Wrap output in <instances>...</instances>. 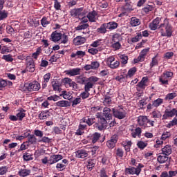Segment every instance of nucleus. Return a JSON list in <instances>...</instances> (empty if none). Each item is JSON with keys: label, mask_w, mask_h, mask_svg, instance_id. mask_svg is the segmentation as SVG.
<instances>
[{"label": "nucleus", "mask_w": 177, "mask_h": 177, "mask_svg": "<svg viewBox=\"0 0 177 177\" xmlns=\"http://www.w3.org/2000/svg\"><path fill=\"white\" fill-rule=\"evenodd\" d=\"M84 11V8H75L71 10V16L73 17H80V16H82V12Z\"/></svg>", "instance_id": "obj_19"}, {"label": "nucleus", "mask_w": 177, "mask_h": 177, "mask_svg": "<svg viewBox=\"0 0 177 177\" xmlns=\"http://www.w3.org/2000/svg\"><path fill=\"white\" fill-rule=\"evenodd\" d=\"M106 66L111 68L112 70H115V68H118L120 67V61L115 59L114 56H110L106 59Z\"/></svg>", "instance_id": "obj_2"}, {"label": "nucleus", "mask_w": 177, "mask_h": 177, "mask_svg": "<svg viewBox=\"0 0 177 177\" xmlns=\"http://www.w3.org/2000/svg\"><path fill=\"white\" fill-rule=\"evenodd\" d=\"M88 21L91 23H96L97 21V13L96 11H93L87 15Z\"/></svg>", "instance_id": "obj_20"}, {"label": "nucleus", "mask_w": 177, "mask_h": 177, "mask_svg": "<svg viewBox=\"0 0 177 177\" xmlns=\"http://www.w3.org/2000/svg\"><path fill=\"white\" fill-rule=\"evenodd\" d=\"M30 174H31V170L26 169V167L20 169L18 171V175H19L21 177H27L30 176Z\"/></svg>", "instance_id": "obj_22"}, {"label": "nucleus", "mask_w": 177, "mask_h": 177, "mask_svg": "<svg viewBox=\"0 0 177 177\" xmlns=\"http://www.w3.org/2000/svg\"><path fill=\"white\" fill-rule=\"evenodd\" d=\"M158 161L160 164H164V162H166V161H168V156L167 155H160L158 157Z\"/></svg>", "instance_id": "obj_46"}, {"label": "nucleus", "mask_w": 177, "mask_h": 177, "mask_svg": "<svg viewBox=\"0 0 177 177\" xmlns=\"http://www.w3.org/2000/svg\"><path fill=\"white\" fill-rule=\"evenodd\" d=\"M124 172L126 175H136L137 176L140 175V169L134 167L126 168Z\"/></svg>", "instance_id": "obj_9"}, {"label": "nucleus", "mask_w": 177, "mask_h": 177, "mask_svg": "<svg viewBox=\"0 0 177 177\" xmlns=\"http://www.w3.org/2000/svg\"><path fill=\"white\" fill-rule=\"evenodd\" d=\"M26 71H29V73H34V71H35V63L34 62V59H30L27 61Z\"/></svg>", "instance_id": "obj_17"}, {"label": "nucleus", "mask_w": 177, "mask_h": 177, "mask_svg": "<svg viewBox=\"0 0 177 177\" xmlns=\"http://www.w3.org/2000/svg\"><path fill=\"white\" fill-rule=\"evenodd\" d=\"M80 73H81V68H75L73 69L65 71V74H66V75H70V77H75V75H80Z\"/></svg>", "instance_id": "obj_15"}, {"label": "nucleus", "mask_w": 177, "mask_h": 177, "mask_svg": "<svg viewBox=\"0 0 177 177\" xmlns=\"http://www.w3.org/2000/svg\"><path fill=\"white\" fill-rule=\"evenodd\" d=\"M149 81V78L147 77H142V80L138 83L137 86L140 88V89H145L146 86H147V82Z\"/></svg>", "instance_id": "obj_24"}, {"label": "nucleus", "mask_w": 177, "mask_h": 177, "mask_svg": "<svg viewBox=\"0 0 177 177\" xmlns=\"http://www.w3.org/2000/svg\"><path fill=\"white\" fill-rule=\"evenodd\" d=\"M130 26H131V27H138V26H140V19L135 17H131L130 20Z\"/></svg>", "instance_id": "obj_35"}, {"label": "nucleus", "mask_w": 177, "mask_h": 177, "mask_svg": "<svg viewBox=\"0 0 177 177\" xmlns=\"http://www.w3.org/2000/svg\"><path fill=\"white\" fill-rule=\"evenodd\" d=\"M102 45V40L97 39L95 41H93L90 46H92V48H97V46H100Z\"/></svg>", "instance_id": "obj_61"}, {"label": "nucleus", "mask_w": 177, "mask_h": 177, "mask_svg": "<svg viewBox=\"0 0 177 177\" xmlns=\"http://www.w3.org/2000/svg\"><path fill=\"white\" fill-rule=\"evenodd\" d=\"M8 11L6 10H0V20H4V19H6L8 17Z\"/></svg>", "instance_id": "obj_60"}, {"label": "nucleus", "mask_w": 177, "mask_h": 177, "mask_svg": "<svg viewBox=\"0 0 177 177\" xmlns=\"http://www.w3.org/2000/svg\"><path fill=\"white\" fill-rule=\"evenodd\" d=\"M76 82L81 85H84L88 82V78L84 77V75H80L75 77Z\"/></svg>", "instance_id": "obj_36"}, {"label": "nucleus", "mask_w": 177, "mask_h": 177, "mask_svg": "<svg viewBox=\"0 0 177 177\" xmlns=\"http://www.w3.org/2000/svg\"><path fill=\"white\" fill-rule=\"evenodd\" d=\"M121 35L119 34H115L112 37V42H120Z\"/></svg>", "instance_id": "obj_59"}, {"label": "nucleus", "mask_w": 177, "mask_h": 177, "mask_svg": "<svg viewBox=\"0 0 177 177\" xmlns=\"http://www.w3.org/2000/svg\"><path fill=\"white\" fill-rule=\"evenodd\" d=\"M52 115V113L49 111H43L39 114V118L40 120H48Z\"/></svg>", "instance_id": "obj_28"}, {"label": "nucleus", "mask_w": 177, "mask_h": 177, "mask_svg": "<svg viewBox=\"0 0 177 177\" xmlns=\"http://www.w3.org/2000/svg\"><path fill=\"white\" fill-rule=\"evenodd\" d=\"M162 152L164 156H169L172 153V147L166 145L162 149Z\"/></svg>", "instance_id": "obj_33"}, {"label": "nucleus", "mask_w": 177, "mask_h": 177, "mask_svg": "<svg viewBox=\"0 0 177 177\" xmlns=\"http://www.w3.org/2000/svg\"><path fill=\"white\" fill-rule=\"evenodd\" d=\"M119 57L121 59V63L124 66L128 63V57L125 54L119 55Z\"/></svg>", "instance_id": "obj_47"}, {"label": "nucleus", "mask_w": 177, "mask_h": 177, "mask_svg": "<svg viewBox=\"0 0 177 177\" xmlns=\"http://www.w3.org/2000/svg\"><path fill=\"white\" fill-rule=\"evenodd\" d=\"M159 28L162 37L172 36V26L169 24L168 19H164L163 23L160 25Z\"/></svg>", "instance_id": "obj_1"}, {"label": "nucleus", "mask_w": 177, "mask_h": 177, "mask_svg": "<svg viewBox=\"0 0 177 177\" xmlns=\"http://www.w3.org/2000/svg\"><path fill=\"white\" fill-rule=\"evenodd\" d=\"M105 24L106 26L107 30H115V28H117V27H118V24H117L116 22H114V21H111V22L106 23Z\"/></svg>", "instance_id": "obj_38"}, {"label": "nucleus", "mask_w": 177, "mask_h": 177, "mask_svg": "<svg viewBox=\"0 0 177 177\" xmlns=\"http://www.w3.org/2000/svg\"><path fill=\"white\" fill-rule=\"evenodd\" d=\"M111 48L114 49V50H119L121 49V43L119 42H111Z\"/></svg>", "instance_id": "obj_49"}, {"label": "nucleus", "mask_w": 177, "mask_h": 177, "mask_svg": "<svg viewBox=\"0 0 177 177\" xmlns=\"http://www.w3.org/2000/svg\"><path fill=\"white\" fill-rule=\"evenodd\" d=\"M26 88L29 92H34L41 89V84L37 81H33L26 86Z\"/></svg>", "instance_id": "obj_5"}, {"label": "nucleus", "mask_w": 177, "mask_h": 177, "mask_svg": "<svg viewBox=\"0 0 177 177\" xmlns=\"http://www.w3.org/2000/svg\"><path fill=\"white\" fill-rule=\"evenodd\" d=\"M147 52H149V50L147 49H144L140 52V55L138 56V59L140 60V62L145 61Z\"/></svg>", "instance_id": "obj_43"}, {"label": "nucleus", "mask_w": 177, "mask_h": 177, "mask_svg": "<svg viewBox=\"0 0 177 177\" xmlns=\"http://www.w3.org/2000/svg\"><path fill=\"white\" fill-rule=\"evenodd\" d=\"M56 106L58 107H69L70 102L67 100H61L56 102Z\"/></svg>", "instance_id": "obj_39"}, {"label": "nucleus", "mask_w": 177, "mask_h": 177, "mask_svg": "<svg viewBox=\"0 0 177 177\" xmlns=\"http://www.w3.org/2000/svg\"><path fill=\"white\" fill-rule=\"evenodd\" d=\"M100 138V133H94L93 135L90 136V139L92 143H96L99 140Z\"/></svg>", "instance_id": "obj_40"}, {"label": "nucleus", "mask_w": 177, "mask_h": 177, "mask_svg": "<svg viewBox=\"0 0 177 177\" xmlns=\"http://www.w3.org/2000/svg\"><path fill=\"white\" fill-rule=\"evenodd\" d=\"M50 37L51 41H53V42H59V41H60L62 39V33L57 32V31H55L53 32Z\"/></svg>", "instance_id": "obj_23"}, {"label": "nucleus", "mask_w": 177, "mask_h": 177, "mask_svg": "<svg viewBox=\"0 0 177 177\" xmlns=\"http://www.w3.org/2000/svg\"><path fill=\"white\" fill-rule=\"evenodd\" d=\"M88 24L80 23V24L75 28V30L80 35H86V34H89V29H88Z\"/></svg>", "instance_id": "obj_3"}, {"label": "nucleus", "mask_w": 177, "mask_h": 177, "mask_svg": "<svg viewBox=\"0 0 177 177\" xmlns=\"http://www.w3.org/2000/svg\"><path fill=\"white\" fill-rule=\"evenodd\" d=\"M118 140V136L117 135H113L111 136V139L107 141L106 146L109 149H114L115 147V143Z\"/></svg>", "instance_id": "obj_13"}, {"label": "nucleus", "mask_w": 177, "mask_h": 177, "mask_svg": "<svg viewBox=\"0 0 177 177\" xmlns=\"http://www.w3.org/2000/svg\"><path fill=\"white\" fill-rule=\"evenodd\" d=\"M24 160L25 161H31V160H33L34 158H32V155L29 153H25L23 156Z\"/></svg>", "instance_id": "obj_57"}, {"label": "nucleus", "mask_w": 177, "mask_h": 177, "mask_svg": "<svg viewBox=\"0 0 177 177\" xmlns=\"http://www.w3.org/2000/svg\"><path fill=\"white\" fill-rule=\"evenodd\" d=\"M86 128V124H85V119H82L80 120V124L79 125V129L77 130V135H82L84 133V130Z\"/></svg>", "instance_id": "obj_21"}, {"label": "nucleus", "mask_w": 177, "mask_h": 177, "mask_svg": "<svg viewBox=\"0 0 177 177\" xmlns=\"http://www.w3.org/2000/svg\"><path fill=\"white\" fill-rule=\"evenodd\" d=\"M49 80H50V73H46L44 75V80L42 82V88L45 89L46 86H48V83L49 82Z\"/></svg>", "instance_id": "obj_32"}, {"label": "nucleus", "mask_w": 177, "mask_h": 177, "mask_svg": "<svg viewBox=\"0 0 177 177\" xmlns=\"http://www.w3.org/2000/svg\"><path fill=\"white\" fill-rule=\"evenodd\" d=\"M41 24L42 27H46L48 24H50V21H48V17H43V18L41 19Z\"/></svg>", "instance_id": "obj_52"}, {"label": "nucleus", "mask_w": 177, "mask_h": 177, "mask_svg": "<svg viewBox=\"0 0 177 177\" xmlns=\"http://www.w3.org/2000/svg\"><path fill=\"white\" fill-rule=\"evenodd\" d=\"M62 82L66 86L68 85L70 88H72L73 91H77L78 89V85L77 83L73 82L71 78L65 77L62 80Z\"/></svg>", "instance_id": "obj_7"}, {"label": "nucleus", "mask_w": 177, "mask_h": 177, "mask_svg": "<svg viewBox=\"0 0 177 177\" xmlns=\"http://www.w3.org/2000/svg\"><path fill=\"white\" fill-rule=\"evenodd\" d=\"M100 67V64L97 61H94L91 63V64H86L84 66V68L86 71H89V70H97Z\"/></svg>", "instance_id": "obj_12"}, {"label": "nucleus", "mask_w": 177, "mask_h": 177, "mask_svg": "<svg viewBox=\"0 0 177 177\" xmlns=\"http://www.w3.org/2000/svg\"><path fill=\"white\" fill-rule=\"evenodd\" d=\"M93 88V83L88 82L84 86V91L89 92Z\"/></svg>", "instance_id": "obj_58"}, {"label": "nucleus", "mask_w": 177, "mask_h": 177, "mask_svg": "<svg viewBox=\"0 0 177 177\" xmlns=\"http://www.w3.org/2000/svg\"><path fill=\"white\" fill-rule=\"evenodd\" d=\"M173 76L174 73L171 71L164 72L159 78V82H160L162 85H168V78H172Z\"/></svg>", "instance_id": "obj_4"}, {"label": "nucleus", "mask_w": 177, "mask_h": 177, "mask_svg": "<svg viewBox=\"0 0 177 177\" xmlns=\"http://www.w3.org/2000/svg\"><path fill=\"white\" fill-rule=\"evenodd\" d=\"M52 86L53 91L55 92H60V83L57 81H53L52 82Z\"/></svg>", "instance_id": "obj_42"}, {"label": "nucleus", "mask_w": 177, "mask_h": 177, "mask_svg": "<svg viewBox=\"0 0 177 177\" xmlns=\"http://www.w3.org/2000/svg\"><path fill=\"white\" fill-rule=\"evenodd\" d=\"M137 68L136 67H133L130 68L127 73V77H133L135 75V73H136Z\"/></svg>", "instance_id": "obj_55"}, {"label": "nucleus", "mask_w": 177, "mask_h": 177, "mask_svg": "<svg viewBox=\"0 0 177 177\" xmlns=\"http://www.w3.org/2000/svg\"><path fill=\"white\" fill-rule=\"evenodd\" d=\"M2 59H3V60H5L6 62H13V56H12V55H10V54L3 55L2 56Z\"/></svg>", "instance_id": "obj_48"}, {"label": "nucleus", "mask_w": 177, "mask_h": 177, "mask_svg": "<svg viewBox=\"0 0 177 177\" xmlns=\"http://www.w3.org/2000/svg\"><path fill=\"white\" fill-rule=\"evenodd\" d=\"M175 125H177V118H174L171 121H170L167 124V128H172V127H175Z\"/></svg>", "instance_id": "obj_56"}, {"label": "nucleus", "mask_w": 177, "mask_h": 177, "mask_svg": "<svg viewBox=\"0 0 177 177\" xmlns=\"http://www.w3.org/2000/svg\"><path fill=\"white\" fill-rule=\"evenodd\" d=\"M122 146L124 147L126 151L131 150V146H132V142L131 140H126L122 142Z\"/></svg>", "instance_id": "obj_37"}, {"label": "nucleus", "mask_w": 177, "mask_h": 177, "mask_svg": "<svg viewBox=\"0 0 177 177\" xmlns=\"http://www.w3.org/2000/svg\"><path fill=\"white\" fill-rule=\"evenodd\" d=\"M60 160H63V156L62 155H51L50 158L48 159V164L50 165H53V164H56V162H59Z\"/></svg>", "instance_id": "obj_14"}, {"label": "nucleus", "mask_w": 177, "mask_h": 177, "mask_svg": "<svg viewBox=\"0 0 177 177\" xmlns=\"http://www.w3.org/2000/svg\"><path fill=\"white\" fill-rule=\"evenodd\" d=\"M10 49L9 48V47H8V46H3L1 47V55H5L6 53H10Z\"/></svg>", "instance_id": "obj_62"}, {"label": "nucleus", "mask_w": 177, "mask_h": 177, "mask_svg": "<svg viewBox=\"0 0 177 177\" xmlns=\"http://www.w3.org/2000/svg\"><path fill=\"white\" fill-rule=\"evenodd\" d=\"M154 66H158V58L157 56H155L152 58L151 62L150 63V67H154Z\"/></svg>", "instance_id": "obj_53"}, {"label": "nucleus", "mask_w": 177, "mask_h": 177, "mask_svg": "<svg viewBox=\"0 0 177 177\" xmlns=\"http://www.w3.org/2000/svg\"><path fill=\"white\" fill-rule=\"evenodd\" d=\"M113 114L115 118H118V120H122L125 118L127 115V113L124 109L115 110L113 109Z\"/></svg>", "instance_id": "obj_11"}, {"label": "nucleus", "mask_w": 177, "mask_h": 177, "mask_svg": "<svg viewBox=\"0 0 177 177\" xmlns=\"http://www.w3.org/2000/svg\"><path fill=\"white\" fill-rule=\"evenodd\" d=\"M175 115L177 117L176 109H172L171 110L166 109L162 115V120H168V118H171L172 117H175Z\"/></svg>", "instance_id": "obj_6"}, {"label": "nucleus", "mask_w": 177, "mask_h": 177, "mask_svg": "<svg viewBox=\"0 0 177 177\" xmlns=\"http://www.w3.org/2000/svg\"><path fill=\"white\" fill-rule=\"evenodd\" d=\"M60 96H62L64 99H66L67 100H71V99H73V92L63 91Z\"/></svg>", "instance_id": "obj_30"}, {"label": "nucleus", "mask_w": 177, "mask_h": 177, "mask_svg": "<svg viewBox=\"0 0 177 177\" xmlns=\"http://www.w3.org/2000/svg\"><path fill=\"white\" fill-rule=\"evenodd\" d=\"M160 21H161L160 17H156L155 19H153V21L151 22L149 25L150 30L154 31L156 28H158V26H160Z\"/></svg>", "instance_id": "obj_16"}, {"label": "nucleus", "mask_w": 177, "mask_h": 177, "mask_svg": "<svg viewBox=\"0 0 177 177\" xmlns=\"http://www.w3.org/2000/svg\"><path fill=\"white\" fill-rule=\"evenodd\" d=\"M66 164H68V160L67 159H63L62 162L57 164L56 168L58 171H63L66 168Z\"/></svg>", "instance_id": "obj_27"}, {"label": "nucleus", "mask_w": 177, "mask_h": 177, "mask_svg": "<svg viewBox=\"0 0 177 177\" xmlns=\"http://www.w3.org/2000/svg\"><path fill=\"white\" fill-rule=\"evenodd\" d=\"M60 41V44H67V42H68V36H67L66 34L61 35Z\"/></svg>", "instance_id": "obj_54"}, {"label": "nucleus", "mask_w": 177, "mask_h": 177, "mask_svg": "<svg viewBox=\"0 0 177 177\" xmlns=\"http://www.w3.org/2000/svg\"><path fill=\"white\" fill-rule=\"evenodd\" d=\"M28 142L30 143H37V138L34 135H28Z\"/></svg>", "instance_id": "obj_64"}, {"label": "nucleus", "mask_w": 177, "mask_h": 177, "mask_svg": "<svg viewBox=\"0 0 177 177\" xmlns=\"http://www.w3.org/2000/svg\"><path fill=\"white\" fill-rule=\"evenodd\" d=\"M152 117L153 118H161L162 115L160 111L156 110L152 112Z\"/></svg>", "instance_id": "obj_51"}, {"label": "nucleus", "mask_w": 177, "mask_h": 177, "mask_svg": "<svg viewBox=\"0 0 177 177\" xmlns=\"http://www.w3.org/2000/svg\"><path fill=\"white\" fill-rule=\"evenodd\" d=\"M88 151L85 149H79L75 152L77 158H86L89 156Z\"/></svg>", "instance_id": "obj_18"}, {"label": "nucleus", "mask_w": 177, "mask_h": 177, "mask_svg": "<svg viewBox=\"0 0 177 177\" xmlns=\"http://www.w3.org/2000/svg\"><path fill=\"white\" fill-rule=\"evenodd\" d=\"M97 32L99 34H106L107 32V26L106 24H102L100 28L97 29Z\"/></svg>", "instance_id": "obj_41"}, {"label": "nucleus", "mask_w": 177, "mask_h": 177, "mask_svg": "<svg viewBox=\"0 0 177 177\" xmlns=\"http://www.w3.org/2000/svg\"><path fill=\"white\" fill-rule=\"evenodd\" d=\"M98 122L100 124H98L97 128L99 131H103L104 128H107V120L102 115H97Z\"/></svg>", "instance_id": "obj_8"}, {"label": "nucleus", "mask_w": 177, "mask_h": 177, "mask_svg": "<svg viewBox=\"0 0 177 177\" xmlns=\"http://www.w3.org/2000/svg\"><path fill=\"white\" fill-rule=\"evenodd\" d=\"M137 146L139 149H141L142 150H143V149H145V147L147 146V144L146 142L139 141L137 143Z\"/></svg>", "instance_id": "obj_63"}, {"label": "nucleus", "mask_w": 177, "mask_h": 177, "mask_svg": "<svg viewBox=\"0 0 177 177\" xmlns=\"http://www.w3.org/2000/svg\"><path fill=\"white\" fill-rule=\"evenodd\" d=\"M41 53H42V48L41 47H39L37 48L36 52L32 54V57L37 60V59H38V56H39Z\"/></svg>", "instance_id": "obj_45"}, {"label": "nucleus", "mask_w": 177, "mask_h": 177, "mask_svg": "<svg viewBox=\"0 0 177 177\" xmlns=\"http://www.w3.org/2000/svg\"><path fill=\"white\" fill-rule=\"evenodd\" d=\"M137 122L140 127H142V128H147L149 118H147V116L140 115L138 118Z\"/></svg>", "instance_id": "obj_10"}, {"label": "nucleus", "mask_w": 177, "mask_h": 177, "mask_svg": "<svg viewBox=\"0 0 177 177\" xmlns=\"http://www.w3.org/2000/svg\"><path fill=\"white\" fill-rule=\"evenodd\" d=\"M111 109H110V108L108 107H105L103 109V114L106 118V120H111V118L113 117V115H111Z\"/></svg>", "instance_id": "obj_31"}, {"label": "nucleus", "mask_w": 177, "mask_h": 177, "mask_svg": "<svg viewBox=\"0 0 177 177\" xmlns=\"http://www.w3.org/2000/svg\"><path fill=\"white\" fill-rule=\"evenodd\" d=\"M141 133H142V129H140V127L132 129L131 131V134L133 138H140Z\"/></svg>", "instance_id": "obj_25"}, {"label": "nucleus", "mask_w": 177, "mask_h": 177, "mask_svg": "<svg viewBox=\"0 0 177 177\" xmlns=\"http://www.w3.org/2000/svg\"><path fill=\"white\" fill-rule=\"evenodd\" d=\"M86 53L82 50H77L76 53H73L71 54V57H75V59H81V57H84Z\"/></svg>", "instance_id": "obj_34"}, {"label": "nucleus", "mask_w": 177, "mask_h": 177, "mask_svg": "<svg viewBox=\"0 0 177 177\" xmlns=\"http://www.w3.org/2000/svg\"><path fill=\"white\" fill-rule=\"evenodd\" d=\"M86 41V39L81 36H77L73 39V44L77 46L82 45L83 44H85Z\"/></svg>", "instance_id": "obj_29"}, {"label": "nucleus", "mask_w": 177, "mask_h": 177, "mask_svg": "<svg viewBox=\"0 0 177 177\" xmlns=\"http://www.w3.org/2000/svg\"><path fill=\"white\" fill-rule=\"evenodd\" d=\"M82 120H85V124H87L89 127L95 123V118H84Z\"/></svg>", "instance_id": "obj_50"}, {"label": "nucleus", "mask_w": 177, "mask_h": 177, "mask_svg": "<svg viewBox=\"0 0 177 177\" xmlns=\"http://www.w3.org/2000/svg\"><path fill=\"white\" fill-rule=\"evenodd\" d=\"M162 103H164V100H162L161 98H158L157 100H155L152 102V106L153 107H158L159 106H161V104H162Z\"/></svg>", "instance_id": "obj_44"}, {"label": "nucleus", "mask_w": 177, "mask_h": 177, "mask_svg": "<svg viewBox=\"0 0 177 177\" xmlns=\"http://www.w3.org/2000/svg\"><path fill=\"white\" fill-rule=\"evenodd\" d=\"M17 118H18L19 121H23V118L26 117V110L20 108L17 111Z\"/></svg>", "instance_id": "obj_26"}]
</instances>
